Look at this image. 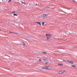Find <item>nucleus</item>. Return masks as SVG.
Wrapping results in <instances>:
<instances>
[{"label":"nucleus","instance_id":"obj_20","mask_svg":"<svg viewBox=\"0 0 77 77\" xmlns=\"http://www.w3.org/2000/svg\"><path fill=\"white\" fill-rule=\"evenodd\" d=\"M11 0H9V1L8 2L9 3V2H11Z\"/></svg>","mask_w":77,"mask_h":77},{"label":"nucleus","instance_id":"obj_11","mask_svg":"<svg viewBox=\"0 0 77 77\" xmlns=\"http://www.w3.org/2000/svg\"><path fill=\"white\" fill-rule=\"evenodd\" d=\"M46 66H44L42 68V69H46Z\"/></svg>","mask_w":77,"mask_h":77},{"label":"nucleus","instance_id":"obj_8","mask_svg":"<svg viewBox=\"0 0 77 77\" xmlns=\"http://www.w3.org/2000/svg\"><path fill=\"white\" fill-rule=\"evenodd\" d=\"M63 64H60V63H58V66H63Z\"/></svg>","mask_w":77,"mask_h":77},{"label":"nucleus","instance_id":"obj_9","mask_svg":"<svg viewBox=\"0 0 77 77\" xmlns=\"http://www.w3.org/2000/svg\"><path fill=\"white\" fill-rule=\"evenodd\" d=\"M72 67H74V68H76V66L75 65H72L71 66Z\"/></svg>","mask_w":77,"mask_h":77},{"label":"nucleus","instance_id":"obj_6","mask_svg":"<svg viewBox=\"0 0 77 77\" xmlns=\"http://www.w3.org/2000/svg\"><path fill=\"white\" fill-rule=\"evenodd\" d=\"M47 16H48V15L45 14H43V17L44 18H47Z\"/></svg>","mask_w":77,"mask_h":77},{"label":"nucleus","instance_id":"obj_16","mask_svg":"<svg viewBox=\"0 0 77 77\" xmlns=\"http://www.w3.org/2000/svg\"><path fill=\"white\" fill-rule=\"evenodd\" d=\"M12 33H17V34H18V33H17V32H16V33H15V32H11Z\"/></svg>","mask_w":77,"mask_h":77},{"label":"nucleus","instance_id":"obj_24","mask_svg":"<svg viewBox=\"0 0 77 77\" xmlns=\"http://www.w3.org/2000/svg\"><path fill=\"white\" fill-rule=\"evenodd\" d=\"M1 30H2L0 29V31H1Z\"/></svg>","mask_w":77,"mask_h":77},{"label":"nucleus","instance_id":"obj_10","mask_svg":"<svg viewBox=\"0 0 77 77\" xmlns=\"http://www.w3.org/2000/svg\"><path fill=\"white\" fill-rule=\"evenodd\" d=\"M63 62H68L67 60H63Z\"/></svg>","mask_w":77,"mask_h":77},{"label":"nucleus","instance_id":"obj_12","mask_svg":"<svg viewBox=\"0 0 77 77\" xmlns=\"http://www.w3.org/2000/svg\"><path fill=\"white\" fill-rule=\"evenodd\" d=\"M22 2V4H25V5H26V3L24 2Z\"/></svg>","mask_w":77,"mask_h":77},{"label":"nucleus","instance_id":"obj_13","mask_svg":"<svg viewBox=\"0 0 77 77\" xmlns=\"http://www.w3.org/2000/svg\"><path fill=\"white\" fill-rule=\"evenodd\" d=\"M36 23H37V24H39L40 25H41V22H36Z\"/></svg>","mask_w":77,"mask_h":77},{"label":"nucleus","instance_id":"obj_19","mask_svg":"<svg viewBox=\"0 0 77 77\" xmlns=\"http://www.w3.org/2000/svg\"><path fill=\"white\" fill-rule=\"evenodd\" d=\"M39 62H41L42 60L41 59H39Z\"/></svg>","mask_w":77,"mask_h":77},{"label":"nucleus","instance_id":"obj_14","mask_svg":"<svg viewBox=\"0 0 77 77\" xmlns=\"http://www.w3.org/2000/svg\"><path fill=\"white\" fill-rule=\"evenodd\" d=\"M41 23L42 24V25H44L45 24V23L44 22H42Z\"/></svg>","mask_w":77,"mask_h":77},{"label":"nucleus","instance_id":"obj_23","mask_svg":"<svg viewBox=\"0 0 77 77\" xmlns=\"http://www.w3.org/2000/svg\"><path fill=\"white\" fill-rule=\"evenodd\" d=\"M4 0H2V2H3V1H4Z\"/></svg>","mask_w":77,"mask_h":77},{"label":"nucleus","instance_id":"obj_21","mask_svg":"<svg viewBox=\"0 0 77 77\" xmlns=\"http://www.w3.org/2000/svg\"><path fill=\"white\" fill-rule=\"evenodd\" d=\"M73 2H75V1H74V0H72Z\"/></svg>","mask_w":77,"mask_h":77},{"label":"nucleus","instance_id":"obj_18","mask_svg":"<svg viewBox=\"0 0 77 77\" xmlns=\"http://www.w3.org/2000/svg\"><path fill=\"white\" fill-rule=\"evenodd\" d=\"M43 53H45V54H47V52H42Z\"/></svg>","mask_w":77,"mask_h":77},{"label":"nucleus","instance_id":"obj_4","mask_svg":"<svg viewBox=\"0 0 77 77\" xmlns=\"http://www.w3.org/2000/svg\"><path fill=\"white\" fill-rule=\"evenodd\" d=\"M43 60L45 61V64H47L48 63V60H47L46 59H43Z\"/></svg>","mask_w":77,"mask_h":77},{"label":"nucleus","instance_id":"obj_3","mask_svg":"<svg viewBox=\"0 0 77 77\" xmlns=\"http://www.w3.org/2000/svg\"><path fill=\"white\" fill-rule=\"evenodd\" d=\"M64 72L65 71L64 70H62L59 72L58 73V74H62V73H63V72Z\"/></svg>","mask_w":77,"mask_h":77},{"label":"nucleus","instance_id":"obj_22","mask_svg":"<svg viewBox=\"0 0 77 77\" xmlns=\"http://www.w3.org/2000/svg\"><path fill=\"white\" fill-rule=\"evenodd\" d=\"M36 6H37V5H37V4H36Z\"/></svg>","mask_w":77,"mask_h":77},{"label":"nucleus","instance_id":"obj_2","mask_svg":"<svg viewBox=\"0 0 77 77\" xmlns=\"http://www.w3.org/2000/svg\"><path fill=\"white\" fill-rule=\"evenodd\" d=\"M20 44L21 45H23V46H25V45H26V44H25L23 42H21Z\"/></svg>","mask_w":77,"mask_h":77},{"label":"nucleus","instance_id":"obj_15","mask_svg":"<svg viewBox=\"0 0 77 77\" xmlns=\"http://www.w3.org/2000/svg\"><path fill=\"white\" fill-rule=\"evenodd\" d=\"M14 16H17V14H14Z\"/></svg>","mask_w":77,"mask_h":77},{"label":"nucleus","instance_id":"obj_17","mask_svg":"<svg viewBox=\"0 0 77 77\" xmlns=\"http://www.w3.org/2000/svg\"><path fill=\"white\" fill-rule=\"evenodd\" d=\"M15 12H16V11H14V12H11V13H15Z\"/></svg>","mask_w":77,"mask_h":77},{"label":"nucleus","instance_id":"obj_7","mask_svg":"<svg viewBox=\"0 0 77 77\" xmlns=\"http://www.w3.org/2000/svg\"><path fill=\"white\" fill-rule=\"evenodd\" d=\"M46 69H51L50 68V66H48L47 67H46Z\"/></svg>","mask_w":77,"mask_h":77},{"label":"nucleus","instance_id":"obj_1","mask_svg":"<svg viewBox=\"0 0 77 77\" xmlns=\"http://www.w3.org/2000/svg\"><path fill=\"white\" fill-rule=\"evenodd\" d=\"M53 35H51L50 34H46V36L47 38V39H49L50 38H51V36H52Z\"/></svg>","mask_w":77,"mask_h":77},{"label":"nucleus","instance_id":"obj_5","mask_svg":"<svg viewBox=\"0 0 77 77\" xmlns=\"http://www.w3.org/2000/svg\"><path fill=\"white\" fill-rule=\"evenodd\" d=\"M68 63H70V64H73V62L72 61H71L69 60H67Z\"/></svg>","mask_w":77,"mask_h":77},{"label":"nucleus","instance_id":"obj_25","mask_svg":"<svg viewBox=\"0 0 77 77\" xmlns=\"http://www.w3.org/2000/svg\"><path fill=\"white\" fill-rule=\"evenodd\" d=\"M10 33H11V32H10Z\"/></svg>","mask_w":77,"mask_h":77}]
</instances>
